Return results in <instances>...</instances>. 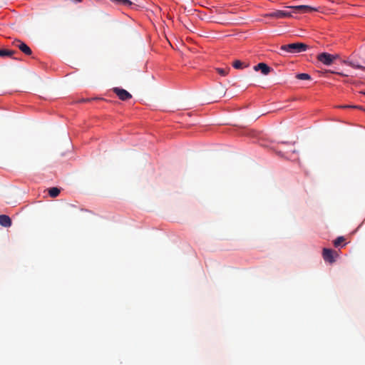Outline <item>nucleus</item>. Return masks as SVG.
<instances>
[{
    "label": "nucleus",
    "mask_w": 365,
    "mask_h": 365,
    "mask_svg": "<svg viewBox=\"0 0 365 365\" xmlns=\"http://www.w3.org/2000/svg\"><path fill=\"white\" fill-rule=\"evenodd\" d=\"M0 225L4 227H9L11 225V218L8 215H1Z\"/></svg>",
    "instance_id": "9"
},
{
    "label": "nucleus",
    "mask_w": 365,
    "mask_h": 365,
    "mask_svg": "<svg viewBox=\"0 0 365 365\" xmlns=\"http://www.w3.org/2000/svg\"><path fill=\"white\" fill-rule=\"evenodd\" d=\"M296 78L299 80H310L311 76L309 75L308 73H298L296 76Z\"/></svg>",
    "instance_id": "13"
},
{
    "label": "nucleus",
    "mask_w": 365,
    "mask_h": 365,
    "mask_svg": "<svg viewBox=\"0 0 365 365\" xmlns=\"http://www.w3.org/2000/svg\"><path fill=\"white\" fill-rule=\"evenodd\" d=\"M336 56L329 54L328 53H322L318 55L317 59L324 65H331Z\"/></svg>",
    "instance_id": "2"
},
{
    "label": "nucleus",
    "mask_w": 365,
    "mask_h": 365,
    "mask_svg": "<svg viewBox=\"0 0 365 365\" xmlns=\"http://www.w3.org/2000/svg\"><path fill=\"white\" fill-rule=\"evenodd\" d=\"M364 93L365 94V92Z\"/></svg>",
    "instance_id": "20"
},
{
    "label": "nucleus",
    "mask_w": 365,
    "mask_h": 365,
    "mask_svg": "<svg viewBox=\"0 0 365 365\" xmlns=\"http://www.w3.org/2000/svg\"><path fill=\"white\" fill-rule=\"evenodd\" d=\"M60 193V190L58 187H51L48 190V194L51 197H56Z\"/></svg>",
    "instance_id": "12"
},
{
    "label": "nucleus",
    "mask_w": 365,
    "mask_h": 365,
    "mask_svg": "<svg viewBox=\"0 0 365 365\" xmlns=\"http://www.w3.org/2000/svg\"><path fill=\"white\" fill-rule=\"evenodd\" d=\"M110 1L115 4L125 6H130L133 4L132 1L130 0H110Z\"/></svg>",
    "instance_id": "11"
},
{
    "label": "nucleus",
    "mask_w": 365,
    "mask_h": 365,
    "mask_svg": "<svg viewBox=\"0 0 365 365\" xmlns=\"http://www.w3.org/2000/svg\"><path fill=\"white\" fill-rule=\"evenodd\" d=\"M323 258L326 262L332 263L334 262V252L331 249L324 248L322 252Z\"/></svg>",
    "instance_id": "7"
},
{
    "label": "nucleus",
    "mask_w": 365,
    "mask_h": 365,
    "mask_svg": "<svg viewBox=\"0 0 365 365\" xmlns=\"http://www.w3.org/2000/svg\"><path fill=\"white\" fill-rule=\"evenodd\" d=\"M13 45L19 48V50L26 55L30 56L32 53L31 49L25 43L20 40H15L13 42Z\"/></svg>",
    "instance_id": "5"
},
{
    "label": "nucleus",
    "mask_w": 365,
    "mask_h": 365,
    "mask_svg": "<svg viewBox=\"0 0 365 365\" xmlns=\"http://www.w3.org/2000/svg\"><path fill=\"white\" fill-rule=\"evenodd\" d=\"M266 16L276 19H284L292 16V13L287 11L277 10L266 14Z\"/></svg>",
    "instance_id": "4"
},
{
    "label": "nucleus",
    "mask_w": 365,
    "mask_h": 365,
    "mask_svg": "<svg viewBox=\"0 0 365 365\" xmlns=\"http://www.w3.org/2000/svg\"><path fill=\"white\" fill-rule=\"evenodd\" d=\"M243 63L239 60H236L232 63V66L236 69H241L243 68Z\"/></svg>",
    "instance_id": "16"
},
{
    "label": "nucleus",
    "mask_w": 365,
    "mask_h": 365,
    "mask_svg": "<svg viewBox=\"0 0 365 365\" xmlns=\"http://www.w3.org/2000/svg\"><path fill=\"white\" fill-rule=\"evenodd\" d=\"M289 8L294 9L295 12L299 13H309L312 11H317V9L307 5L293 6H289Z\"/></svg>",
    "instance_id": "6"
},
{
    "label": "nucleus",
    "mask_w": 365,
    "mask_h": 365,
    "mask_svg": "<svg viewBox=\"0 0 365 365\" xmlns=\"http://www.w3.org/2000/svg\"><path fill=\"white\" fill-rule=\"evenodd\" d=\"M346 63L350 66H351L352 68H360V69H362L364 71H365V66H360V65H358V64H356L353 62H346Z\"/></svg>",
    "instance_id": "17"
},
{
    "label": "nucleus",
    "mask_w": 365,
    "mask_h": 365,
    "mask_svg": "<svg viewBox=\"0 0 365 365\" xmlns=\"http://www.w3.org/2000/svg\"><path fill=\"white\" fill-rule=\"evenodd\" d=\"M113 91L121 101H127L132 98V96L126 90L118 87L113 88Z\"/></svg>",
    "instance_id": "3"
},
{
    "label": "nucleus",
    "mask_w": 365,
    "mask_h": 365,
    "mask_svg": "<svg viewBox=\"0 0 365 365\" xmlns=\"http://www.w3.org/2000/svg\"><path fill=\"white\" fill-rule=\"evenodd\" d=\"M308 48L309 46L307 44L301 42H297L282 45L280 47V50L289 53H299L306 51Z\"/></svg>",
    "instance_id": "1"
},
{
    "label": "nucleus",
    "mask_w": 365,
    "mask_h": 365,
    "mask_svg": "<svg viewBox=\"0 0 365 365\" xmlns=\"http://www.w3.org/2000/svg\"><path fill=\"white\" fill-rule=\"evenodd\" d=\"M345 241V238L342 236L338 237L334 241V247H337L341 245L342 242Z\"/></svg>",
    "instance_id": "14"
},
{
    "label": "nucleus",
    "mask_w": 365,
    "mask_h": 365,
    "mask_svg": "<svg viewBox=\"0 0 365 365\" xmlns=\"http://www.w3.org/2000/svg\"><path fill=\"white\" fill-rule=\"evenodd\" d=\"M229 71H230L229 68H217V72L222 76H227Z\"/></svg>",
    "instance_id": "15"
},
{
    "label": "nucleus",
    "mask_w": 365,
    "mask_h": 365,
    "mask_svg": "<svg viewBox=\"0 0 365 365\" xmlns=\"http://www.w3.org/2000/svg\"><path fill=\"white\" fill-rule=\"evenodd\" d=\"M338 75L343 76H347V75H345L342 73H336Z\"/></svg>",
    "instance_id": "19"
},
{
    "label": "nucleus",
    "mask_w": 365,
    "mask_h": 365,
    "mask_svg": "<svg viewBox=\"0 0 365 365\" xmlns=\"http://www.w3.org/2000/svg\"><path fill=\"white\" fill-rule=\"evenodd\" d=\"M341 107L342 108H357V109L365 110V109H364L361 106H344Z\"/></svg>",
    "instance_id": "18"
},
{
    "label": "nucleus",
    "mask_w": 365,
    "mask_h": 365,
    "mask_svg": "<svg viewBox=\"0 0 365 365\" xmlns=\"http://www.w3.org/2000/svg\"><path fill=\"white\" fill-rule=\"evenodd\" d=\"M16 51L14 50H9L6 48H0V57H12L14 54H15Z\"/></svg>",
    "instance_id": "10"
},
{
    "label": "nucleus",
    "mask_w": 365,
    "mask_h": 365,
    "mask_svg": "<svg viewBox=\"0 0 365 365\" xmlns=\"http://www.w3.org/2000/svg\"><path fill=\"white\" fill-rule=\"evenodd\" d=\"M254 69L255 71H259L260 70L261 72L264 74V75H267L270 71H271V68L269 67L266 63H258L257 65H256L255 67H254Z\"/></svg>",
    "instance_id": "8"
}]
</instances>
